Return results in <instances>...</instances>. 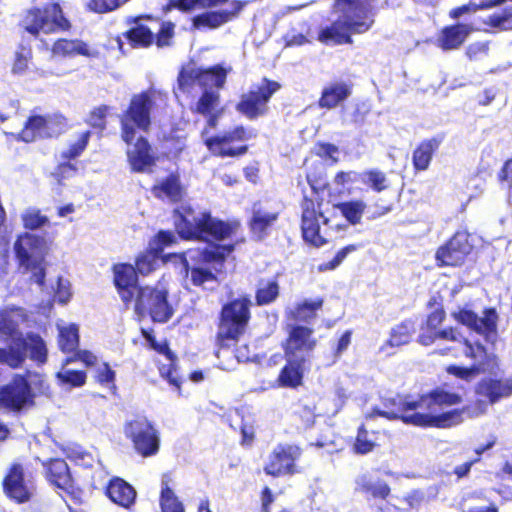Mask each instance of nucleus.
<instances>
[{
	"label": "nucleus",
	"mask_w": 512,
	"mask_h": 512,
	"mask_svg": "<svg viewBox=\"0 0 512 512\" xmlns=\"http://www.w3.org/2000/svg\"><path fill=\"white\" fill-rule=\"evenodd\" d=\"M461 402V396L441 389H436L418 399L407 398L402 404V414L394 411L373 409L366 415L367 418L381 416L387 419L400 418L404 423L420 427L450 428L463 421L461 410L440 412L443 407L452 406Z\"/></svg>",
	"instance_id": "nucleus-1"
},
{
	"label": "nucleus",
	"mask_w": 512,
	"mask_h": 512,
	"mask_svg": "<svg viewBox=\"0 0 512 512\" xmlns=\"http://www.w3.org/2000/svg\"><path fill=\"white\" fill-rule=\"evenodd\" d=\"M377 0H334L338 18L318 32L325 45L353 44V35L365 34L375 24Z\"/></svg>",
	"instance_id": "nucleus-2"
},
{
	"label": "nucleus",
	"mask_w": 512,
	"mask_h": 512,
	"mask_svg": "<svg viewBox=\"0 0 512 512\" xmlns=\"http://www.w3.org/2000/svg\"><path fill=\"white\" fill-rule=\"evenodd\" d=\"M175 225L182 238H195L207 242L228 239L238 228L236 223H225L207 213H195L189 205H182L177 210Z\"/></svg>",
	"instance_id": "nucleus-3"
},
{
	"label": "nucleus",
	"mask_w": 512,
	"mask_h": 512,
	"mask_svg": "<svg viewBox=\"0 0 512 512\" xmlns=\"http://www.w3.org/2000/svg\"><path fill=\"white\" fill-rule=\"evenodd\" d=\"M231 251V245L207 244L203 248L190 249L185 254H174L173 257L186 273L187 279L193 285L200 286L215 279L213 270L220 271L217 265Z\"/></svg>",
	"instance_id": "nucleus-4"
},
{
	"label": "nucleus",
	"mask_w": 512,
	"mask_h": 512,
	"mask_svg": "<svg viewBox=\"0 0 512 512\" xmlns=\"http://www.w3.org/2000/svg\"><path fill=\"white\" fill-rule=\"evenodd\" d=\"M19 27L37 39L41 33L49 35L68 32L72 28V23L61 4L58 1L50 0L26 9L19 22Z\"/></svg>",
	"instance_id": "nucleus-5"
},
{
	"label": "nucleus",
	"mask_w": 512,
	"mask_h": 512,
	"mask_svg": "<svg viewBox=\"0 0 512 512\" xmlns=\"http://www.w3.org/2000/svg\"><path fill=\"white\" fill-rule=\"evenodd\" d=\"M167 105V93L155 88L133 94L127 108L119 115L121 128H150L153 112Z\"/></svg>",
	"instance_id": "nucleus-6"
},
{
	"label": "nucleus",
	"mask_w": 512,
	"mask_h": 512,
	"mask_svg": "<svg viewBox=\"0 0 512 512\" xmlns=\"http://www.w3.org/2000/svg\"><path fill=\"white\" fill-rule=\"evenodd\" d=\"M14 250L20 267L32 273L31 280L42 290L45 287V270L43 267L46 256L45 240L37 235L25 232L18 236Z\"/></svg>",
	"instance_id": "nucleus-7"
},
{
	"label": "nucleus",
	"mask_w": 512,
	"mask_h": 512,
	"mask_svg": "<svg viewBox=\"0 0 512 512\" xmlns=\"http://www.w3.org/2000/svg\"><path fill=\"white\" fill-rule=\"evenodd\" d=\"M279 89L278 82L264 77L260 83L253 84L248 91L240 95L235 108L237 112L250 120L262 117L267 114L268 103Z\"/></svg>",
	"instance_id": "nucleus-8"
},
{
	"label": "nucleus",
	"mask_w": 512,
	"mask_h": 512,
	"mask_svg": "<svg viewBox=\"0 0 512 512\" xmlns=\"http://www.w3.org/2000/svg\"><path fill=\"white\" fill-rule=\"evenodd\" d=\"M330 220L321 210V203L305 197L302 202L301 230L304 241L321 247L328 241Z\"/></svg>",
	"instance_id": "nucleus-9"
},
{
	"label": "nucleus",
	"mask_w": 512,
	"mask_h": 512,
	"mask_svg": "<svg viewBox=\"0 0 512 512\" xmlns=\"http://www.w3.org/2000/svg\"><path fill=\"white\" fill-rule=\"evenodd\" d=\"M166 286L159 282L156 287H144L132 303L138 315L149 313L153 321L166 322L173 315V308L167 301Z\"/></svg>",
	"instance_id": "nucleus-10"
},
{
	"label": "nucleus",
	"mask_w": 512,
	"mask_h": 512,
	"mask_svg": "<svg viewBox=\"0 0 512 512\" xmlns=\"http://www.w3.org/2000/svg\"><path fill=\"white\" fill-rule=\"evenodd\" d=\"M227 74L228 70L220 64L208 68L189 65L180 69L177 83L179 89L183 92L188 91L196 84L205 90L213 87L221 89L226 82Z\"/></svg>",
	"instance_id": "nucleus-11"
},
{
	"label": "nucleus",
	"mask_w": 512,
	"mask_h": 512,
	"mask_svg": "<svg viewBox=\"0 0 512 512\" xmlns=\"http://www.w3.org/2000/svg\"><path fill=\"white\" fill-rule=\"evenodd\" d=\"M250 306L251 300L241 297L223 307L219 338L234 340L243 333L250 319Z\"/></svg>",
	"instance_id": "nucleus-12"
},
{
	"label": "nucleus",
	"mask_w": 512,
	"mask_h": 512,
	"mask_svg": "<svg viewBox=\"0 0 512 512\" xmlns=\"http://www.w3.org/2000/svg\"><path fill=\"white\" fill-rule=\"evenodd\" d=\"M124 434L143 457L155 455L159 450L158 432L144 417L127 421L124 425Z\"/></svg>",
	"instance_id": "nucleus-13"
},
{
	"label": "nucleus",
	"mask_w": 512,
	"mask_h": 512,
	"mask_svg": "<svg viewBox=\"0 0 512 512\" xmlns=\"http://www.w3.org/2000/svg\"><path fill=\"white\" fill-rule=\"evenodd\" d=\"M121 137L127 145L126 154L131 170L138 173L149 172L155 164V157L140 130H123Z\"/></svg>",
	"instance_id": "nucleus-14"
},
{
	"label": "nucleus",
	"mask_w": 512,
	"mask_h": 512,
	"mask_svg": "<svg viewBox=\"0 0 512 512\" xmlns=\"http://www.w3.org/2000/svg\"><path fill=\"white\" fill-rule=\"evenodd\" d=\"M317 345V339L311 328L301 325H289L287 338L283 343L285 359L306 361Z\"/></svg>",
	"instance_id": "nucleus-15"
},
{
	"label": "nucleus",
	"mask_w": 512,
	"mask_h": 512,
	"mask_svg": "<svg viewBox=\"0 0 512 512\" xmlns=\"http://www.w3.org/2000/svg\"><path fill=\"white\" fill-rule=\"evenodd\" d=\"M174 235L171 232L161 231L149 243V247L139 254L136 259V269L141 275H148L156 270L160 263L173 261L175 263L174 254L165 255L160 257L164 247L174 242Z\"/></svg>",
	"instance_id": "nucleus-16"
},
{
	"label": "nucleus",
	"mask_w": 512,
	"mask_h": 512,
	"mask_svg": "<svg viewBox=\"0 0 512 512\" xmlns=\"http://www.w3.org/2000/svg\"><path fill=\"white\" fill-rule=\"evenodd\" d=\"M302 454L296 445H279L271 454L264 465V472L273 477L293 475L300 472L296 461Z\"/></svg>",
	"instance_id": "nucleus-17"
},
{
	"label": "nucleus",
	"mask_w": 512,
	"mask_h": 512,
	"mask_svg": "<svg viewBox=\"0 0 512 512\" xmlns=\"http://www.w3.org/2000/svg\"><path fill=\"white\" fill-rule=\"evenodd\" d=\"M473 248L470 235L465 231L457 232L442 247L437 250L436 260L441 265H460L471 253Z\"/></svg>",
	"instance_id": "nucleus-18"
},
{
	"label": "nucleus",
	"mask_w": 512,
	"mask_h": 512,
	"mask_svg": "<svg viewBox=\"0 0 512 512\" xmlns=\"http://www.w3.org/2000/svg\"><path fill=\"white\" fill-rule=\"evenodd\" d=\"M113 274L117 292L124 304L129 307L141 291L137 286V272L132 265L121 263L114 265Z\"/></svg>",
	"instance_id": "nucleus-19"
},
{
	"label": "nucleus",
	"mask_w": 512,
	"mask_h": 512,
	"mask_svg": "<svg viewBox=\"0 0 512 512\" xmlns=\"http://www.w3.org/2000/svg\"><path fill=\"white\" fill-rule=\"evenodd\" d=\"M451 316L470 329L486 335L487 338L496 334L497 314L493 309L486 310L482 318H479L473 311L463 308L453 311Z\"/></svg>",
	"instance_id": "nucleus-20"
},
{
	"label": "nucleus",
	"mask_w": 512,
	"mask_h": 512,
	"mask_svg": "<svg viewBox=\"0 0 512 512\" xmlns=\"http://www.w3.org/2000/svg\"><path fill=\"white\" fill-rule=\"evenodd\" d=\"M0 401L7 407L20 410L32 401L28 381L21 375H16L0 392Z\"/></svg>",
	"instance_id": "nucleus-21"
},
{
	"label": "nucleus",
	"mask_w": 512,
	"mask_h": 512,
	"mask_svg": "<svg viewBox=\"0 0 512 512\" xmlns=\"http://www.w3.org/2000/svg\"><path fill=\"white\" fill-rule=\"evenodd\" d=\"M242 130H229L206 139L208 149L215 155L236 156L246 152V147L240 145Z\"/></svg>",
	"instance_id": "nucleus-22"
},
{
	"label": "nucleus",
	"mask_w": 512,
	"mask_h": 512,
	"mask_svg": "<svg viewBox=\"0 0 512 512\" xmlns=\"http://www.w3.org/2000/svg\"><path fill=\"white\" fill-rule=\"evenodd\" d=\"M473 31V27L466 23H454L444 26L436 38V46L443 51L459 49Z\"/></svg>",
	"instance_id": "nucleus-23"
},
{
	"label": "nucleus",
	"mask_w": 512,
	"mask_h": 512,
	"mask_svg": "<svg viewBox=\"0 0 512 512\" xmlns=\"http://www.w3.org/2000/svg\"><path fill=\"white\" fill-rule=\"evenodd\" d=\"M279 210L268 202H259L254 205L250 228L255 236L262 239L278 220Z\"/></svg>",
	"instance_id": "nucleus-24"
},
{
	"label": "nucleus",
	"mask_w": 512,
	"mask_h": 512,
	"mask_svg": "<svg viewBox=\"0 0 512 512\" xmlns=\"http://www.w3.org/2000/svg\"><path fill=\"white\" fill-rule=\"evenodd\" d=\"M6 494L17 502L29 500L33 487L24 479L23 469L19 465H13L4 480Z\"/></svg>",
	"instance_id": "nucleus-25"
},
{
	"label": "nucleus",
	"mask_w": 512,
	"mask_h": 512,
	"mask_svg": "<svg viewBox=\"0 0 512 512\" xmlns=\"http://www.w3.org/2000/svg\"><path fill=\"white\" fill-rule=\"evenodd\" d=\"M51 52L54 56L62 58H72L75 56L94 58L98 56V51L91 49L86 42L78 38H58L53 42Z\"/></svg>",
	"instance_id": "nucleus-26"
},
{
	"label": "nucleus",
	"mask_w": 512,
	"mask_h": 512,
	"mask_svg": "<svg viewBox=\"0 0 512 512\" xmlns=\"http://www.w3.org/2000/svg\"><path fill=\"white\" fill-rule=\"evenodd\" d=\"M353 84L346 81H334L322 89L318 106L333 109L346 101L352 94Z\"/></svg>",
	"instance_id": "nucleus-27"
},
{
	"label": "nucleus",
	"mask_w": 512,
	"mask_h": 512,
	"mask_svg": "<svg viewBox=\"0 0 512 512\" xmlns=\"http://www.w3.org/2000/svg\"><path fill=\"white\" fill-rule=\"evenodd\" d=\"M219 102V94L209 90H204L196 103L194 112L204 116L206 118L207 126L210 128L217 125L218 119L223 113V108L219 107Z\"/></svg>",
	"instance_id": "nucleus-28"
},
{
	"label": "nucleus",
	"mask_w": 512,
	"mask_h": 512,
	"mask_svg": "<svg viewBox=\"0 0 512 512\" xmlns=\"http://www.w3.org/2000/svg\"><path fill=\"white\" fill-rule=\"evenodd\" d=\"M463 353L466 357L474 361L473 366L483 372L493 370L498 364L497 356L493 353H488L485 348L477 342L472 343L464 339Z\"/></svg>",
	"instance_id": "nucleus-29"
},
{
	"label": "nucleus",
	"mask_w": 512,
	"mask_h": 512,
	"mask_svg": "<svg viewBox=\"0 0 512 512\" xmlns=\"http://www.w3.org/2000/svg\"><path fill=\"white\" fill-rule=\"evenodd\" d=\"M46 476L57 488L67 493L73 492V479L70 475L67 463L64 460H51L47 465Z\"/></svg>",
	"instance_id": "nucleus-30"
},
{
	"label": "nucleus",
	"mask_w": 512,
	"mask_h": 512,
	"mask_svg": "<svg viewBox=\"0 0 512 512\" xmlns=\"http://www.w3.org/2000/svg\"><path fill=\"white\" fill-rule=\"evenodd\" d=\"M476 392L488 398L490 403H494L501 397H507L512 394V379L505 381L493 379L482 380L478 384Z\"/></svg>",
	"instance_id": "nucleus-31"
},
{
	"label": "nucleus",
	"mask_w": 512,
	"mask_h": 512,
	"mask_svg": "<svg viewBox=\"0 0 512 512\" xmlns=\"http://www.w3.org/2000/svg\"><path fill=\"white\" fill-rule=\"evenodd\" d=\"M107 494L114 503L126 508L133 504L136 498L134 488L120 478L110 481Z\"/></svg>",
	"instance_id": "nucleus-32"
},
{
	"label": "nucleus",
	"mask_w": 512,
	"mask_h": 512,
	"mask_svg": "<svg viewBox=\"0 0 512 512\" xmlns=\"http://www.w3.org/2000/svg\"><path fill=\"white\" fill-rule=\"evenodd\" d=\"M305 362L306 361H292L291 359H286V365L282 368L278 376L279 385L286 388H296L302 385Z\"/></svg>",
	"instance_id": "nucleus-33"
},
{
	"label": "nucleus",
	"mask_w": 512,
	"mask_h": 512,
	"mask_svg": "<svg viewBox=\"0 0 512 512\" xmlns=\"http://www.w3.org/2000/svg\"><path fill=\"white\" fill-rule=\"evenodd\" d=\"M123 37L133 49H146L154 44V33L144 24H134L123 33Z\"/></svg>",
	"instance_id": "nucleus-34"
},
{
	"label": "nucleus",
	"mask_w": 512,
	"mask_h": 512,
	"mask_svg": "<svg viewBox=\"0 0 512 512\" xmlns=\"http://www.w3.org/2000/svg\"><path fill=\"white\" fill-rule=\"evenodd\" d=\"M236 13L237 12L235 11L227 10L207 11L193 17V26L197 29H216L230 21L236 15Z\"/></svg>",
	"instance_id": "nucleus-35"
},
{
	"label": "nucleus",
	"mask_w": 512,
	"mask_h": 512,
	"mask_svg": "<svg viewBox=\"0 0 512 512\" xmlns=\"http://www.w3.org/2000/svg\"><path fill=\"white\" fill-rule=\"evenodd\" d=\"M21 318L19 311L14 309H5L0 311V336L10 337L11 343L19 344L21 337L17 331V325Z\"/></svg>",
	"instance_id": "nucleus-36"
},
{
	"label": "nucleus",
	"mask_w": 512,
	"mask_h": 512,
	"mask_svg": "<svg viewBox=\"0 0 512 512\" xmlns=\"http://www.w3.org/2000/svg\"><path fill=\"white\" fill-rule=\"evenodd\" d=\"M36 110L32 111L23 128H63L67 125L66 118L58 112L41 115Z\"/></svg>",
	"instance_id": "nucleus-37"
},
{
	"label": "nucleus",
	"mask_w": 512,
	"mask_h": 512,
	"mask_svg": "<svg viewBox=\"0 0 512 512\" xmlns=\"http://www.w3.org/2000/svg\"><path fill=\"white\" fill-rule=\"evenodd\" d=\"M357 489L373 498L385 499L390 494V487L385 481L372 480L368 475H361L356 480Z\"/></svg>",
	"instance_id": "nucleus-38"
},
{
	"label": "nucleus",
	"mask_w": 512,
	"mask_h": 512,
	"mask_svg": "<svg viewBox=\"0 0 512 512\" xmlns=\"http://www.w3.org/2000/svg\"><path fill=\"white\" fill-rule=\"evenodd\" d=\"M59 330V346L63 352L74 351L79 344L78 327L63 321L57 323Z\"/></svg>",
	"instance_id": "nucleus-39"
},
{
	"label": "nucleus",
	"mask_w": 512,
	"mask_h": 512,
	"mask_svg": "<svg viewBox=\"0 0 512 512\" xmlns=\"http://www.w3.org/2000/svg\"><path fill=\"white\" fill-rule=\"evenodd\" d=\"M20 349L30 352V358L39 363L47 359V348L44 341L37 335H28L26 339L21 338ZM25 354V352H23Z\"/></svg>",
	"instance_id": "nucleus-40"
},
{
	"label": "nucleus",
	"mask_w": 512,
	"mask_h": 512,
	"mask_svg": "<svg viewBox=\"0 0 512 512\" xmlns=\"http://www.w3.org/2000/svg\"><path fill=\"white\" fill-rule=\"evenodd\" d=\"M336 208L350 224L357 225L361 222L367 205L362 200H351L337 204Z\"/></svg>",
	"instance_id": "nucleus-41"
},
{
	"label": "nucleus",
	"mask_w": 512,
	"mask_h": 512,
	"mask_svg": "<svg viewBox=\"0 0 512 512\" xmlns=\"http://www.w3.org/2000/svg\"><path fill=\"white\" fill-rule=\"evenodd\" d=\"M322 304V299L305 300L289 310V317L294 320L308 321L315 317Z\"/></svg>",
	"instance_id": "nucleus-42"
},
{
	"label": "nucleus",
	"mask_w": 512,
	"mask_h": 512,
	"mask_svg": "<svg viewBox=\"0 0 512 512\" xmlns=\"http://www.w3.org/2000/svg\"><path fill=\"white\" fill-rule=\"evenodd\" d=\"M155 196L177 201L182 197V188L176 176H169L166 180L156 185L153 189Z\"/></svg>",
	"instance_id": "nucleus-43"
},
{
	"label": "nucleus",
	"mask_w": 512,
	"mask_h": 512,
	"mask_svg": "<svg viewBox=\"0 0 512 512\" xmlns=\"http://www.w3.org/2000/svg\"><path fill=\"white\" fill-rule=\"evenodd\" d=\"M437 147L438 142L436 140H428L421 143L413 154L414 167L417 170H426Z\"/></svg>",
	"instance_id": "nucleus-44"
},
{
	"label": "nucleus",
	"mask_w": 512,
	"mask_h": 512,
	"mask_svg": "<svg viewBox=\"0 0 512 512\" xmlns=\"http://www.w3.org/2000/svg\"><path fill=\"white\" fill-rule=\"evenodd\" d=\"M414 332V327L412 323L405 322L400 325L394 327L391 331L390 338L386 342L384 346H382V350L385 351L386 348L389 347H399L401 345L407 344Z\"/></svg>",
	"instance_id": "nucleus-45"
},
{
	"label": "nucleus",
	"mask_w": 512,
	"mask_h": 512,
	"mask_svg": "<svg viewBox=\"0 0 512 512\" xmlns=\"http://www.w3.org/2000/svg\"><path fill=\"white\" fill-rule=\"evenodd\" d=\"M32 60V48L30 44L20 43L15 51L12 72L21 74L28 69L29 62Z\"/></svg>",
	"instance_id": "nucleus-46"
},
{
	"label": "nucleus",
	"mask_w": 512,
	"mask_h": 512,
	"mask_svg": "<svg viewBox=\"0 0 512 512\" xmlns=\"http://www.w3.org/2000/svg\"><path fill=\"white\" fill-rule=\"evenodd\" d=\"M71 361L72 359H66L62 369L57 373V378L62 384H66L71 387L83 386L86 382V374L82 371H75L66 368Z\"/></svg>",
	"instance_id": "nucleus-47"
},
{
	"label": "nucleus",
	"mask_w": 512,
	"mask_h": 512,
	"mask_svg": "<svg viewBox=\"0 0 512 512\" xmlns=\"http://www.w3.org/2000/svg\"><path fill=\"white\" fill-rule=\"evenodd\" d=\"M130 0H88L86 9L95 14H108L124 6Z\"/></svg>",
	"instance_id": "nucleus-48"
},
{
	"label": "nucleus",
	"mask_w": 512,
	"mask_h": 512,
	"mask_svg": "<svg viewBox=\"0 0 512 512\" xmlns=\"http://www.w3.org/2000/svg\"><path fill=\"white\" fill-rule=\"evenodd\" d=\"M21 219L24 227L30 230L42 228L49 223V218L36 208L26 209L22 213Z\"/></svg>",
	"instance_id": "nucleus-49"
},
{
	"label": "nucleus",
	"mask_w": 512,
	"mask_h": 512,
	"mask_svg": "<svg viewBox=\"0 0 512 512\" xmlns=\"http://www.w3.org/2000/svg\"><path fill=\"white\" fill-rule=\"evenodd\" d=\"M279 294V285L276 281H263L256 291V301L259 305L273 302Z\"/></svg>",
	"instance_id": "nucleus-50"
},
{
	"label": "nucleus",
	"mask_w": 512,
	"mask_h": 512,
	"mask_svg": "<svg viewBox=\"0 0 512 512\" xmlns=\"http://www.w3.org/2000/svg\"><path fill=\"white\" fill-rule=\"evenodd\" d=\"M361 181L377 192L388 188L389 181L386 175L379 170H369L360 174Z\"/></svg>",
	"instance_id": "nucleus-51"
},
{
	"label": "nucleus",
	"mask_w": 512,
	"mask_h": 512,
	"mask_svg": "<svg viewBox=\"0 0 512 512\" xmlns=\"http://www.w3.org/2000/svg\"><path fill=\"white\" fill-rule=\"evenodd\" d=\"M25 360V355L19 344L10 343L8 349L0 348V363H5L12 368L19 367Z\"/></svg>",
	"instance_id": "nucleus-52"
},
{
	"label": "nucleus",
	"mask_w": 512,
	"mask_h": 512,
	"mask_svg": "<svg viewBox=\"0 0 512 512\" xmlns=\"http://www.w3.org/2000/svg\"><path fill=\"white\" fill-rule=\"evenodd\" d=\"M175 36V24L171 21H162L160 28L154 34V44L158 48L169 47L173 44Z\"/></svg>",
	"instance_id": "nucleus-53"
},
{
	"label": "nucleus",
	"mask_w": 512,
	"mask_h": 512,
	"mask_svg": "<svg viewBox=\"0 0 512 512\" xmlns=\"http://www.w3.org/2000/svg\"><path fill=\"white\" fill-rule=\"evenodd\" d=\"M464 512H498V508L488 499L474 495L466 500Z\"/></svg>",
	"instance_id": "nucleus-54"
},
{
	"label": "nucleus",
	"mask_w": 512,
	"mask_h": 512,
	"mask_svg": "<svg viewBox=\"0 0 512 512\" xmlns=\"http://www.w3.org/2000/svg\"><path fill=\"white\" fill-rule=\"evenodd\" d=\"M485 23L492 28L512 29V10L505 8L500 12H495L487 17Z\"/></svg>",
	"instance_id": "nucleus-55"
},
{
	"label": "nucleus",
	"mask_w": 512,
	"mask_h": 512,
	"mask_svg": "<svg viewBox=\"0 0 512 512\" xmlns=\"http://www.w3.org/2000/svg\"><path fill=\"white\" fill-rule=\"evenodd\" d=\"M160 503L162 512H184L182 503L178 501L174 492L164 483Z\"/></svg>",
	"instance_id": "nucleus-56"
},
{
	"label": "nucleus",
	"mask_w": 512,
	"mask_h": 512,
	"mask_svg": "<svg viewBox=\"0 0 512 512\" xmlns=\"http://www.w3.org/2000/svg\"><path fill=\"white\" fill-rule=\"evenodd\" d=\"M54 291L55 298L60 304H66L72 297L71 283L68 279L57 277L56 287L51 288Z\"/></svg>",
	"instance_id": "nucleus-57"
},
{
	"label": "nucleus",
	"mask_w": 512,
	"mask_h": 512,
	"mask_svg": "<svg viewBox=\"0 0 512 512\" xmlns=\"http://www.w3.org/2000/svg\"><path fill=\"white\" fill-rule=\"evenodd\" d=\"M110 112V107L108 105H100L92 109L89 113L87 123L92 128H105L106 118Z\"/></svg>",
	"instance_id": "nucleus-58"
},
{
	"label": "nucleus",
	"mask_w": 512,
	"mask_h": 512,
	"mask_svg": "<svg viewBox=\"0 0 512 512\" xmlns=\"http://www.w3.org/2000/svg\"><path fill=\"white\" fill-rule=\"evenodd\" d=\"M355 250H356L355 245H348V246L340 249L331 261L320 264L318 266V271L325 272V271L334 270L342 263V261L346 258V256L349 253H351Z\"/></svg>",
	"instance_id": "nucleus-59"
},
{
	"label": "nucleus",
	"mask_w": 512,
	"mask_h": 512,
	"mask_svg": "<svg viewBox=\"0 0 512 512\" xmlns=\"http://www.w3.org/2000/svg\"><path fill=\"white\" fill-rule=\"evenodd\" d=\"M374 447L375 443L368 438V432L364 428H360L353 445L354 451L358 454H366L371 452Z\"/></svg>",
	"instance_id": "nucleus-60"
},
{
	"label": "nucleus",
	"mask_w": 512,
	"mask_h": 512,
	"mask_svg": "<svg viewBox=\"0 0 512 512\" xmlns=\"http://www.w3.org/2000/svg\"><path fill=\"white\" fill-rule=\"evenodd\" d=\"M446 371L454 375L455 377L465 380V381H471L474 378H476L480 373L483 371L479 370L475 366L472 365V367H461V366H448Z\"/></svg>",
	"instance_id": "nucleus-61"
},
{
	"label": "nucleus",
	"mask_w": 512,
	"mask_h": 512,
	"mask_svg": "<svg viewBox=\"0 0 512 512\" xmlns=\"http://www.w3.org/2000/svg\"><path fill=\"white\" fill-rule=\"evenodd\" d=\"M175 356L172 357V360H168V364H163L160 368V375L167 379V381L176 387V389L180 390V379L177 375L175 366H174Z\"/></svg>",
	"instance_id": "nucleus-62"
},
{
	"label": "nucleus",
	"mask_w": 512,
	"mask_h": 512,
	"mask_svg": "<svg viewBox=\"0 0 512 512\" xmlns=\"http://www.w3.org/2000/svg\"><path fill=\"white\" fill-rule=\"evenodd\" d=\"M142 333L144 338L150 343V346L154 350L163 354L167 358V360H172L174 354L169 349L166 341L157 342L150 332L143 330Z\"/></svg>",
	"instance_id": "nucleus-63"
},
{
	"label": "nucleus",
	"mask_w": 512,
	"mask_h": 512,
	"mask_svg": "<svg viewBox=\"0 0 512 512\" xmlns=\"http://www.w3.org/2000/svg\"><path fill=\"white\" fill-rule=\"evenodd\" d=\"M89 132H84L78 140L64 153L67 158L77 157L86 147L89 140Z\"/></svg>",
	"instance_id": "nucleus-64"
}]
</instances>
